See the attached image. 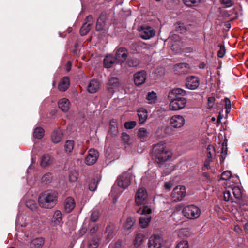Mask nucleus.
Segmentation results:
<instances>
[{
  "label": "nucleus",
  "mask_w": 248,
  "mask_h": 248,
  "mask_svg": "<svg viewBox=\"0 0 248 248\" xmlns=\"http://www.w3.org/2000/svg\"><path fill=\"white\" fill-rule=\"evenodd\" d=\"M155 31L151 27L146 26L142 27L140 31V36L145 40H148L155 35Z\"/></svg>",
  "instance_id": "obj_14"
},
{
  "label": "nucleus",
  "mask_w": 248,
  "mask_h": 248,
  "mask_svg": "<svg viewBox=\"0 0 248 248\" xmlns=\"http://www.w3.org/2000/svg\"><path fill=\"white\" fill-rule=\"evenodd\" d=\"M144 238V235L143 234H138L134 240V246L137 247L141 245L143 242Z\"/></svg>",
  "instance_id": "obj_37"
},
{
  "label": "nucleus",
  "mask_w": 248,
  "mask_h": 248,
  "mask_svg": "<svg viewBox=\"0 0 248 248\" xmlns=\"http://www.w3.org/2000/svg\"><path fill=\"white\" fill-rule=\"evenodd\" d=\"M98 179H93L89 184V189L91 191H94L97 188Z\"/></svg>",
  "instance_id": "obj_47"
},
{
  "label": "nucleus",
  "mask_w": 248,
  "mask_h": 248,
  "mask_svg": "<svg viewBox=\"0 0 248 248\" xmlns=\"http://www.w3.org/2000/svg\"><path fill=\"white\" fill-rule=\"evenodd\" d=\"M226 188H231L233 192L234 197L236 199H240L242 197V192L238 186H234L231 181H227L224 183Z\"/></svg>",
  "instance_id": "obj_17"
},
{
  "label": "nucleus",
  "mask_w": 248,
  "mask_h": 248,
  "mask_svg": "<svg viewBox=\"0 0 248 248\" xmlns=\"http://www.w3.org/2000/svg\"><path fill=\"white\" fill-rule=\"evenodd\" d=\"M99 217V212L97 211H93L91 216V220L93 222L96 221Z\"/></svg>",
  "instance_id": "obj_56"
},
{
  "label": "nucleus",
  "mask_w": 248,
  "mask_h": 248,
  "mask_svg": "<svg viewBox=\"0 0 248 248\" xmlns=\"http://www.w3.org/2000/svg\"><path fill=\"white\" fill-rule=\"evenodd\" d=\"M148 195L146 189L144 187L139 188L135 195V202L137 205L145 204L148 201Z\"/></svg>",
  "instance_id": "obj_6"
},
{
  "label": "nucleus",
  "mask_w": 248,
  "mask_h": 248,
  "mask_svg": "<svg viewBox=\"0 0 248 248\" xmlns=\"http://www.w3.org/2000/svg\"><path fill=\"white\" fill-rule=\"evenodd\" d=\"M148 134L149 132L145 128L142 127L139 129L138 136L140 139H145L148 137Z\"/></svg>",
  "instance_id": "obj_44"
},
{
  "label": "nucleus",
  "mask_w": 248,
  "mask_h": 248,
  "mask_svg": "<svg viewBox=\"0 0 248 248\" xmlns=\"http://www.w3.org/2000/svg\"><path fill=\"white\" fill-rule=\"evenodd\" d=\"M224 102L226 108L225 112L226 114H228L230 113L231 108V101L228 98L225 97L224 98Z\"/></svg>",
  "instance_id": "obj_51"
},
{
  "label": "nucleus",
  "mask_w": 248,
  "mask_h": 248,
  "mask_svg": "<svg viewBox=\"0 0 248 248\" xmlns=\"http://www.w3.org/2000/svg\"><path fill=\"white\" fill-rule=\"evenodd\" d=\"M183 2L186 6L192 7L198 5L200 0H183Z\"/></svg>",
  "instance_id": "obj_42"
},
{
  "label": "nucleus",
  "mask_w": 248,
  "mask_h": 248,
  "mask_svg": "<svg viewBox=\"0 0 248 248\" xmlns=\"http://www.w3.org/2000/svg\"><path fill=\"white\" fill-rule=\"evenodd\" d=\"M44 134V129L40 127H36L33 132V137L36 139H41Z\"/></svg>",
  "instance_id": "obj_34"
},
{
  "label": "nucleus",
  "mask_w": 248,
  "mask_h": 248,
  "mask_svg": "<svg viewBox=\"0 0 248 248\" xmlns=\"http://www.w3.org/2000/svg\"><path fill=\"white\" fill-rule=\"evenodd\" d=\"M216 152L213 145H209L207 148V156L208 158H212L215 156Z\"/></svg>",
  "instance_id": "obj_43"
},
{
  "label": "nucleus",
  "mask_w": 248,
  "mask_h": 248,
  "mask_svg": "<svg viewBox=\"0 0 248 248\" xmlns=\"http://www.w3.org/2000/svg\"><path fill=\"white\" fill-rule=\"evenodd\" d=\"M135 222V220L134 218H132L131 217H128L126 219L124 225V227L125 230H129L130 229L132 226L134 225Z\"/></svg>",
  "instance_id": "obj_36"
},
{
  "label": "nucleus",
  "mask_w": 248,
  "mask_h": 248,
  "mask_svg": "<svg viewBox=\"0 0 248 248\" xmlns=\"http://www.w3.org/2000/svg\"><path fill=\"white\" fill-rule=\"evenodd\" d=\"M226 53V49L224 45L219 46V50L217 52V56L220 58H223Z\"/></svg>",
  "instance_id": "obj_53"
},
{
  "label": "nucleus",
  "mask_w": 248,
  "mask_h": 248,
  "mask_svg": "<svg viewBox=\"0 0 248 248\" xmlns=\"http://www.w3.org/2000/svg\"><path fill=\"white\" fill-rule=\"evenodd\" d=\"M134 82L137 86L143 84L146 79V73L142 70L136 72L134 75Z\"/></svg>",
  "instance_id": "obj_15"
},
{
  "label": "nucleus",
  "mask_w": 248,
  "mask_h": 248,
  "mask_svg": "<svg viewBox=\"0 0 248 248\" xmlns=\"http://www.w3.org/2000/svg\"><path fill=\"white\" fill-rule=\"evenodd\" d=\"M176 248H189L188 242L186 240L180 241L177 245Z\"/></svg>",
  "instance_id": "obj_55"
},
{
  "label": "nucleus",
  "mask_w": 248,
  "mask_h": 248,
  "mask_svg": "<svg viewBox=\"0 0 248 248\" xmlns=\"http://www.w3.org/2000/svg\"><path fill=\"white\" fill-rule=\"evenodd\" d=\"M78 174L76 170L71 171L69 175V180L72 182H76L78 178Z\"/></svg>",
  "instance_id": "obj_49"
},
{
  "label": "nucleus",
  "mask_w": 248,
  "mask_h": 248,
  "mask_svg": "<svg viewBox=\"0 0 248 248\" xmlns=\"http://www.w3.org/2000/svg\"><path fill=\"white\" fill-rule=\"evenodd\" d=\"M163 243V239L158 235H153L149 239V248H161Z\"/></svg>",
  "instance_id": "obj_11"
},
{
  "label": "nucleus",
  "mask_w": 248,
  "mask_h": 248,
  "mask_svg": "<svg viewBox=\"0 0 248 248\" xmlns=\"http://www.w3.org/2000/svg\"><path fill=\"white\" fill-rule=\"evenodd\" d=\"M186 104V100L185 98L171 100L170 103V108L171 110L176 111L184 108Z\"/></svg>",
  "instance_id": "obj_9"
},
{
  "label": "nucleus",
  "mask_w": 248,
  "mask_h": 248,
  "mask_svg": "<svg viewBox=\"0 0 248 248\" xmlns=\"http://www.w3.org/2000/svg\"><path fill=\"white\" fill-rule=\"evenodd\" d=\"M121 139L125 148L130 146L132 144L133 140L126 133L123 132L122 133Z\"/></svg>",
  "instance_id": "obj_27"
},
{
  "label": "nucleus",
  "mask_w": 248,
  "mask_h": 248,
  "mask_svg": "<svg viewBox=\"0 0 248 248\" xmlns=\"http://www.w3.org/2000/svg\"><path fill=\"white\" fill-rule=\"evenodd\" d=\"M26 205L27 207L32 211H35L37 207L35 201L31 199L28 200L26 201Z\"/></svg>",
  "instance_id": "obj_40"
},
{
  "label": "nucleus",
  "mask_w": 248,
  "mask_h": 248,
  "mask_svg": "<svg viewBox=\"0 0 248 248\" xmlns=\"http://www.w3.org/2000/svg\"><path fill=\"white\" fill-rule=\"evenodd\" d=\"M170 38L173 40H174L175 41H178L180 39L179 36H178L176 34H172Z\"/></svg>",
  "instance_id": "obj_62"
},
{
  "label": "nucleus",
  "mask_w": 248,
  "mask_h": 248,
  "mask_svg": "<svg viewBox=\"0 0 248 248\" xmlns=\"http://www.w3.org/2000/svg\"><path fill=\"white\" fill-rule=\"evenodd\" d=\"M153 152L155 155L156 162L160 164L170 161L172 157V152L167 148L166 143L163 142L155 145Z\"/></svg>",
  "instance_id": "obj_1"
},
{
  "label": "nucleus",
  "mask_w": 248,
  "mask_h": 248,
  "mask_svg": "<svg viewBox=\"0 0 248 248\" xmlns=\"http://www.w3.org/2000/svg\"><path fill=\"white\" fill-rule=\"evenodd\" d=\"M137 112L139 123L143 124L146 121L148 117L147 111L145 108H140L138 110Z\"/></svg>",
  "instance_id": "obj_23"
},
{
  "label": "nucleus",
  "mask_w": 248,
  "mask_h": 248,
  "mask_svg": "<svg viewBox=\"0 0 248 248\" xmlns=\"http://www.w3.org/2000/svg\"><path fill=\"white\" fill-rule=\"evenodd\" d=\"M58 193L57 191L48 190L41 193L38 198V203L40 207L51 209L55 206L57 202Z\"/></svg>",
  "instance_id": "obj_2"
},
{
  "label": "nucleus",
  "mask_w": 248,
  "mask_h": 248,
  "mask_svg": "<svg viewBox=\"0 0 248 248\" xmlns=\"http://www.w3.org/2000/svg\"><path fill=\"white\" fill-rule=\"evenodd\" d=\"M176 32L179 33H183L185 32L186 29L183 24L177 23L175 25Z\"/></svg>",
  "instance_id": "obj_48"
},
{
  "label": "nucleus",
  "mask_w": 248,
  "mask_h": 248,
  "mask_svg": "<svg viewBox=\"0 0 248 248\" xmlns=\"http://www.w3.org/2000/svg\"><path fill=\"white\" fill-rule=\"evenodd\" d=\"M44 243V239L43 238H37L33 239L31 244L35 248H40Z\"/></svg>",
  "instance_id": "obj_39"
},
{
  "label": "nucleus",
  "mask_w": 248,
  "mask_h": 248,
  "mask_svg": "<svg viewBox=\"0 0 248 248\" xmlns=\"http://www.w3.org/2000/svg\"><path fill=\"white\" fill-rule=\"evenodd\" d=\"M188 65L186 63H179L175 66V70H179V72L180 73H186L188 72Z\"/></svg>",
  "instance_id": "obj_32"
},
{
  "label": "nucleus",
  "mask_w": 248,
  "mask_h": 248,
  "mask_svg": "<svg viewBox=\"0 0 248 248\" xmlns=\"http://www.w3.org/2000/svg\"><path fill=\"white\" fill-rule=\"evenodd\" d=\"M201 210L194 205L185 206L182 210V213L185 217L189 219L198 218L201 215Z\"/></svg>",
  "instance_id": "obj_3"
},
{
  "label": "nucleus",
  "mask_w": 248,
  "mask_h": 248,
  "mask_svg": "<svg viewBox=\"0 0 248 248\" xmlns=\"http://www.w3.org/2000/svg\"><path fill=\"white\" fill-rule=\"evenodd\" d=\"M157 95L154 91L149 92L148 93L146 99L149 104H155L157 102Z\"/></svg>",
  "instance_id": "obj_31"
},
{
  "label": "nucleus",
  "mask_w": 248,
  "mask_h": 248,
  "mask_svg": "<svg viewBox=\"0 0 248 248\" xmlns=\"http://www.w3.org/2000/svg\"><path fill=\"white\" fill-rule=\"evenodd\" d=\"M113 227L112 225H109L107 226L105 232V237L106 239L108 241L110 240L113 237Z\"/></svg>",
  "instance_id": "obj_33"
},
{
  "label": "nucleus",
  "mask_w": 248,
  "mask_h": 248,
  "mask_svg": "<svg viewBox=\"0 0 248 248\" xmlns=\"http://www.w3.org/2000/svg\"><path fill=\"white\" fill-rule=\"evenodd\" d=\"M221 2L226 7H230L233 4L232 0H221Z\"/></svg>",
  "instance_id": "obj_58"
},
{
  "label": "nucleus",
  "mask_w": 248,
  "mask_h": 248,
  "mask_svg": "<svg viewBox=\"0 0 248 248\" xmlns=\"http://www.w3.org/2000/svg\"><path fill=\"white\" fill-rule=\"evenodd\" d=\"M152 210L151 208L145 206L142 210L140 214L141 217L140 218V225L142 228H146L148 226L151 221Z\"/></svg>",
  "instance_id": "obj_4"
},
{
  "label": "nucleus",
  "mask_w": 248,
  "mask_h": 248,
  "mask_svg": "<svg viewBox=\"0 0 248 248\" xmlns=\"http://www.w3.org/2000/svg\"><path fill=\"white\" fill-rule=\"evenodd\" d=\"M62 220V213L60 211H56L53 216V221L55 224H59Z\"/></svg>",
  "instance_id": "obj_35"
},
{
  "label": "nucleus",
  "mask_w": 248,
  "mask_h": 248,
  "mask_svg": "<svg viewBox=\"0 0 248 248\" xmlns=\"http://www.w3.org/2000/svg\"><path fill=\"white\" fill-rule=\"evenodd\" d=\"M136 125L135 121L127 122L124 123V127L127 129H131Z\"/></svg>",
  "instance_id": "obj_54"
},
{
  "label": "nucleus",
  "mask_w": 248,
  "mask_h": 248,
  "mask_svg": "<svg viewBox=\"0 0 248 248\" xmlns=\"http://www.w3.org/2000/svg\"><path fill=\"white\" fill-rule=\"evenodd\" d=\"M222 157L223 156H225L227 154V147L226 144H224V143H223L222 147Z\"/></svg>",
  "instance_id": "obj_59"
},
{
  "label": "nucleus",
  "mask_w": 248,
  "mask_h": 248,
  "mask_svg": "<svg viewBox=\"0 0 248 248\" xmlns=\"http://www.w3.org/2000/svg\"><path fill=\"white\" fill-rule=\"evenodd\" d=\"M63 137V133L60 129H57L53 131L51 136V140L53 143L56 144L60 142Z\"/></svg>",
  "instance_id": "obj_21"
},
{
  "label": "nucleus",
  "mask_w": 248,
  "mask_h": 248,
  "mask_svg": "<svg viewBox=\"0 0 248 248\" xmlns=\"http://www.w3.org/2000/svg\"><path fill=\"white\" fill-rule=\"evenodd\" d=\"M171 184L170 183L167 182L165 184V187L166 189L170 190L171 187Z\"/></svg>",
  "instance_id": "obj_63"
},
{
  "label": "nucleus",
  "mask_w": 248,
  "mask_h": 248,
  "mask_svg": "<svg viewBox=\"0 0 248 248\" xmlns=\"http://www.w3.org/2000/svg\"><path fill=\"white\" fill-rule=\"evenodd\" d=\"M98 246V239L95 238L91 239L88 244V248H97Z\"/></svg>",
  "instance_id": "obj_50"
},
{
  "label": "nucleus",
  "mask_w": 248,
  "mask_h": 248,
  "mask_svg": "<svg viewBox=\"0 0 248 248\" xmlns=\"http://www.w3.org/2000/svg\"><path fill=\"white\" fill-rule=\"evenodd\" d=\"M212 161V158H209L207 157V159L205 161L204 166L206 167L207 169H209L210 167V163Z\"/></svg>",
  "instance_id": "obj_60"
},
{
  "label": "nucleus",
  "mask_w": 248,
  "mask_h": 248,
  "mask_svg": "<svg viewBox=\"0 0 248 248\" xmlns=\"http://www.w3.org/2000/svg\"><path fill=\"white\" fill-rule=\"evenodd\" d=\"M186 195L185 187L183 185L176 186L172 190L171 194V199L174 202L181 201Z\"/></svg>",
  "instance_id": "obj_7"
},
{
  "label": "nucleus",
  "mask_w": 248,
  "mask_h": 248,
  "mask_svg": "<svg viewBox=\"0 0 248 248\" xmlns=\"http://www.w3.org/2000/svg\"><path fill=\"white\" fill-rule=\"evenodd\" d=\"M109 133L113 135H116L118 133L116 122L114 120H112L110 123Z\"/></svg>",
  "instance_id": "obj_38"
},
{
  "label": "nucleus",
  "mask_w": 248,
  "mask_h": 248,
  "mask_svg": "<svg viewBox=\"0 0 248 248\" xmlns=\"http://www.w3.org/2000/svg\"><path fill=\"white\" fill-rule=\"evenodd\" d=\"M53 176L50 172L45 174L42 178V182L45 184L49 183L52 180Z\"/></svg>",
  "instance_id": "obj_46"
},
{
  "label": "nucleus",
  "mask_w": 248,
  "mask_h": 248,
  "mask_svg": "<svg viewBox=\"0 0 248 248\" xmlns=\"http://www.w3.org/2000/svg\"><path fill=\"white\" fill-rule=\"evenodd\" d=\"M97 229H98L97 226H94L91 228L90 232L91 233H94L96 232V231L97 230Z\"/></svg>",
  "instance_id": "obj_64"
},
{
  "label": "nucleus",
  "mask_w": 248,
  "mask_h": 248,
  "mask_svg": "<svg viewBox=\"0 0 248 248\" xmlns=\"http://www.w3.org/2000/svg\"><path fill=\"white\" fill-rule=\"evenodd\" d=\"M199 85V80L197 77L192 76L187 78L186 83L187 88L190 90H195L197 88Z\"/></svg>",
  "instance_id": "obj_13"
},
{
  "label": "nucleus",
  "mask_w": 248,
  "mask_h": 248,
  "mask_svg": "<svg viewBox=\"0 0 248 248\" xmlns=\"http://www.w3.org/2000/svg\"><path fill=\"white\" fill-rule=\"evenodd\" d=\"M74 146V142L72 140H68L64 145V149L66 152L70 153L72 151Z\"/></svg>",
  "instance_id": "obj_41"
},
{
  "label": "nucleus",
  "mask_w": 248,
  "mask_h": 248,
  "mask_svg": "<svg viewBox=\"0 0 248 248\" xmlns=\"http://www.w3.org/2000/svg\"><path fill=\"white\" fill-rule=\"evenodd\" d=\"M106 20V15L105 14H101L98 17L97 20L96 30L97 31H100L104 28L105 25V21Z\"/></svg>",
  "instance_id": "obj_30"
},
{
  "label": "nucleus",
  "mask_w": 248,
  "mask_h": 248,
  "mask_svg": "<svg viewBox=\"0 0 248 248\" xmlns=\"http://www.w3.org/2000/svg\"><path fill=\"white\" fill-rule=\"evenodd\" d=\"M69 79L68 77H65L63 78L60 81L58 88L60 91L62 92L65 91L69 86Z\"/></svg>",
  "instance_id": "obj_26"
},
{
  "label": "nucleus",
  "mask_w": 248,
  "mask_h": 248,
  "mask_svg": "<svg viewBox=\"0 0 248 248\" xmlns=\"http://www.w3.org/2000/svg\"><path fill=\"white\" fill-rule=\"evenodd\" d=\"M170 128L167 125H160L155 132L156 137L159 139L166 137L170 133Z\"/></svg>",
  "instance_id": "obj_18"
},
{
  "label": "nucleus",
  "mask_w": 248,
  "mask_h": 248,
  "mask_svg": "<svg viewBox=\"0 0 248 248\" xmlns=\"http://www.w3.org/2000/svg\"><path fill=\"white\" fill-rule=\"evenodd\" d=\"M75 206V202L74 200L71 198L68 197L66 199L64 203V209L67 213L72 211Z\"/></svg>",
  "instance_id": "obj_24"
},
{
  "label": "nucleus",
  "mask_w": 248,
  "mask_h": 248,
  "mask_svg": "<svg viewBox=\"0 0 248 248\" xmlns=\"http://www.w3.org/2000/svg\"><path fill=\"white\" fill-rule=\"evenodd\" d=\"M131 180V175L129 173L124 172L118 176L117 183L119 187L123 189H125L130 185Z\"/></svg>",
  "instance_id": "obj_5"
},
{
  "label": "nucleus",
  "mask_w": 248,
  "mask_h": 248,
  "mask_svg": "<svg viewBox=\"0 0 248 248\" xmlns=\"http://www.w3.org/2000/svg\"><path fill=\"white\" fill-rule=\"evenodd\" d=\"M98 157V152L94 149H90L85 158V163L88 165L93 164Z\"/></svg>",
  "instance_id": "obj_12"
},
{
  "label": "nucleus",
  "mask_w": 248,
  "mask_h": 248,
  "mask_svg": "<svg viewBox=\"0 0 248 248\" xmlns=\"http://www.w3.org/2000/svg\"><path fill=\"white\" fill-rule=\"evenodd\" d=\"M128 51L125 48L121 47L119 48L116 52V58L119 62H124L128 56Z\"/></svg>",
  "instance_id": "obj_19"
},
{
  "label": "nucleus",
  "mask_w": 248,
  "mask_h": 248,
  "mask_svg": "<svg viewBox=\"0 0 248 248\" xmlns=\"http://www.w3.org/2000/svg\"><path fill=\"white\" fill-rule=\"evenodd\" d=\"M119 85L118 79L116 77H111L108 84V90L110 93H113Z\"/></svg>",
  "instance_id": "obj_20"
},
{
  "label": "nucleus",
  "mask_w": 248,
  "mask_h": 248,
  "mask_svg": "<svg viewBox=\"0 0 248 248\" xmlns=\"http://www.w3.org/2000/svg\"><path fill=\"white\" fill-rule=\"evenodd\" d=\"M232 176V173L229 170H226L221 174V179L225 181L229 180Z\"/></svg>",
  "instance_id": "obj_52"
},
{
  "label": "nucleus",
  "mask_w": 248,
  "mask_h": 248,
  "mask_svg": "<svg viewBox=\"0 0 248 248\" xmlns=\"http://www.w3.org/2000/svg\"><path fill=\"white\" fill-rule=\"evenodd\" d=\"M59 108L63 112L68 111L70 108L69 101L66 98H62L60 100L58 103Z\"/></svg>",
  "instance_id": "obj_25"
},
{
  "label": "nucleus",
  "mask_w": 248,
  "mask_h": 248,
  "mask_svg": "<svg viewBox=\"0 0 248 248\" xmlns=\"http://www.w3.org/2000/svg\"><path fill=\"white\" fill-rule=\"evenodd\" d=\"M215 99L214 97H209L208 99V106L211 107L212 106L213 104L214 103Z\"/></svg>",
  "instance_id": "obj_61"
},
{
  "label": "nucleus",
  "mask_w": 248,
  "mask_h": 248,
  "mask_svg": "<svg viewBox=\"0 0 248 248\" xmlns=\"http://www.w3.org/2000/svg\"><path fill=\"white\" fill-rule=\"evenodd\" d=\"M93 23L92 16L91 15L87 16L86 22L83 25L80 30V33L82 36L85 35L89 32Z\"/></svg>",
  "instance_id": "obj_16"
},
{
  "label": "nucleus",
  "mask_w": 248,
  "mask_h": 248,
  "mask_svg": "<svg viewBox=\"0 0 248 248\" xmlns=\"http://www.w3.org/2000/svg\"><path fill=\"white\" fill-rule=\"evenodd\" d=\"M232 199L231 192L229 190H226L224 192V200L225 201H229Z\"/></svg>",
  "instance_id": "obj_57"
},
{
  "label": "nucleus",
  "mask_w": 248,
  "mask_h": 248,
  "mask_svg": "<svg viewBox=\"0 0 248 248\" xmlns=\"http://www.w3.org/2000/svg\"><path fill=\"white\" fill-rule=\"evenodd\" d=\"M99 89V82L96 79L91 80L87 86V90L90 93H94Z\"/></svg>",
  "instance_id": "obj_22"
},
{
  "label": "nucleus",
  "mask_w": 248,
  "mask_h": 248,
  "mask_svg": "<svg viewBox=\"0 0 248 248\" xmlns=\"http://www.w3.org/2000/svg\"><path fill=\"white\" fill-rule=\"evenodd\" d=\"M186 95V92L181 88H174L170 91L168 94L169 98L171 100H175L183 98Z\"/></svg>",
  "instance_id": "obj_10"
},
{
  "label": "nucleus",
  "mask_w": 248,
  "mask_h": 248,
  "mask_svg": "<svg viewBox=\"0 0 248 248\" xmlns=\"http://www.w3.org/2000/svg\"><path fill=\"white\" fill-rule=\"evenodd\" d=\"M116 59L111 55H108L106 56L104 59V66L107 68H110L115 63Z\"/></svg>",
  "instance_id": "obj_28"
},
{
  "label": "nucleus",
  "mask_w": 248,
  "mask_h": 248,
  "mask_svg": "<svg viewBox=\"0 0 248 248\" xmlns=\"http://www.w3.org/2000/svg\"><path fill=\"white\" fill-rule=\"evenodd\" d=\"M140 63V60L136 58H130L127 62V63L129 67L137 66Z\"/></svg>",
  "instance_id": "obj_45"
},
{
  "label": "nucleus",
  "mask_w": 248,
  "mask_h": 248,
  "mask_svg": "<svg viewBox=\"0 0 248 248\" xmlns=\"http://www.w3.org/2000/svg\"><path fill=\"white\" fill-rule=\"evenodd\" d=\"M52 159L48 154L44 155L41 160V165L43 167H46L50 165L52 163Z\"/></svg>",
  "instance_id": "obj_29"
},
{
  "label": "nucleus",
  "mask_w": 248,
  "mask_h": 248,
  "mask_svg": "<svg viewBox=\"0 0 248 248\" xmlns=\"http://www.w3.org/2000/svg\"><path fill=\"white\" fill-rule=\"evenodd\" d=\"M185 123V119L184 116L180 115L172 116L170 120V125L174 128H179L183 127Z\"/></svg>",
  "instance_id": "obj_8"
}]
</instances>
